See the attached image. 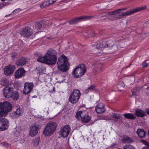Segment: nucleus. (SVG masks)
I'll return each instance as SVG.
<instances>
[{
    "label": "nucleus",
    "instance_id": "603ef678",
    "mask_svg": "<svg viewBox=\"0 0 149 149\" xmlns=\"http://www.w3.org/2000/svg\"><path fill=\"white\" fill-rule=\"evenodd\" d=\"M142 149H149V148H147V147H144Z\"/></svg>",
    "mask_w": 149,
    "mask_h": 149
},
{
    "label": "nucleus",
    "instance_id": "7c9ffc66",
    "mask_svg": "<svg viewBox=\"0 0 149 149\" xmlns=\"http://www.w3.org/2000/svg\"><path fill=\"white\" fill-rule=\"evenodd\" d=\"M80 21L79 17H77L73 19L70 20L69 21V23L70 24H76L79 22Z\"/></svg>",
    "mask_w": 149,
    "mask_h": 149
},
{
    "label": "nucleus",
    "instance_id": "f704fd0d",
    "mask_svg": "<svg viewBox=\"0 0 149 149\" xmlns=\"http://www.w3.org/2000/svg\"><path fill=\"white\" fill-rule=\"evenodd\" d=\"M123 149H135L134 147L130 144H126L123 147Z\"/></svg>",
    "mask_w": 149,
    "mask_h": 149
},
{
    "label": "nucleus",
    "instance_id": "9b49d317",
    "mask_svg": "<svg viewBox=\"0 0 149 149\" xmlns=\"http://www.w3.org/2000/svg\"><path fill=\"white\" fill-rule=\"evenodd\" d=\"M26 71L24 69L21 67L18 69L15 73V77L16 79H20L24 77Z\"/></svg>",
    "mask_w": 149,
    "mask_h": 149
},
{
    "label": "nucleus",
    "instance_id": "4be33fe9",
    "mask_svg": "<svg viewBox=\"0 0 149 149\" xmlns=\"http://www.w3.org/2000/svg\"><path fill=\"white\" fill-rule=\"evenodd\" d=\"M37 61L42 63H44L47 64L48 65H50V63L48 62L49 60L46 57L45 54L44 56L39 57L37 59Z\"/></svg>",
    "mask_w": 149,
    "mask_h": 149
},
{
    "label": "nucleus",
    "instance_id": "f8f14e48",
    "mask_svg": "<svg viewBox=\"0 0 149 149\" xmlns=\"http://www.w3.org/2000/svg\"><path fill=\"white\" fill-rule=\"evenodd\" d=\"M13 92V88L8 86L5 87L3 90L4 96L6 98L10 97Z\"/></svg>",
    "mask_w": 149,
    "mask_h": 149
},
{
    "label": "nucleus",
    "instance_id": "864d4df0",
    "mask_svg": "<svg viewBox=\"0 0 149 149\" xmlns=\"http://www.w3.org/2000/svg\"><path fill=\"white\" fill-rule=\"evenodd\" d=\"M147 24L148 26H149V20L147 22Z\"/></svg>",
    "mask_w": 149,
    "mask_h": 149
},
{
    "label": "nucleus",
    "instance_id": "393cba45",
    "mask_svg": "<svg viewBox=\"0 0 149 149\" xmlns=\"http://www.w3.org/2000/svg\"><path fill=\"white\" fill-rule=\"evenodd\" d=\"M135 114L137 117H142L145 116V113L143 111L139 109L136 110Z\"/></svg>",
    "mask_w": 149,
    "mask_h": 149
},
{
    "label": "nucleus",
    "instance_id": "5fc2aeb1",
    "mask_svg": "<svg viewBox=\"0 0 149 149\" xmlns=\"http://www.w3.org/2000/svg\"><path fill=\"white\" fill-rule=\"evenodd\" d=\"M121 9V10H125L127 9L126 8H122V9Z\"/></svg>",
    "mask_w": 149,
    "mask_h": 149
},
{
    "label": "nucleus",
    "instance_id": "6e6d98bb",
    "mask_svg": "<svg viewBox=\"0 0 149 149\" xmlns=\"http://www.w3.org/2000/svg\"><path fill=\"white\" fill-rule=\"evenodd\" d=\"M1 0L2 1H5V0Z\"/></svg>",
    "mask_w": 149,
    "mask_h": 149
},
{
    "label": "nucleus",
    "instance_id": "5701e85b",
    "mask_svg": "<svg viewBox=\"0 0 149 149\" xmlns=\"http://www.w3.org/2000/svg\"><path fill=\"white\" fill-rule=\"evenodd\" d=\"M122 141L123 142L127 143H132L134 141L133 139L126 135L124 136H123Z\"/></svg>",
    "mask_w": 149,
    "mask_h": 149
},
{
    "label": "nucleus",
    "instance_id": "412c9836",
    "mask_svg": "<svg viewBox=\"0 0 149 149\" xmlns=\"http://www.w3.org/2000/svg\"><path fill=\"white\" fill-rule=\"evenodd\" d=\"M91 119V116L87 114H83L82 115L81 120L83 123H86L89 122Z\"/></svg>",
    "mask_w": 149,
    "mask_h": 149
},
{
    "label": "nucleus",
    "instance_id": "4d7b16f0",
    "mask_svg": "<svg viewBox=\"0 0 149 149\" xmlns=\"http://www.w3.org/2000/svg\"><path fill=\"white\" fill-rule=\"evenodd\" d=\"M129 67V66H128V67H127L126 68H128Z\"/></svg>",
    "mask_w": 149,
    "mask_h": 149
},
{
    "label": "nucleus",
    "instance_id": "c756f323",
    "mask_svg": "<svg viewBox=\"0 0 149 149\" xmlns=\"http://www.w3.org/2000/svg\"><path fill=\"white\" fill-rule=\"evenodd\" d=\"M12 99L15 100H17L19 98V95L18 92H13L12 93V95L11 97Z\"/></svg>",
    "mask_w": 149,
    "mask_h": 149
},
{
    "label": "nucleus",
    "instance_id": "1a4fd4ad",
    "mask_svg": "<svg viewBox=\"0 0 149 149\" xmlns=\"http://www.w3.org/2000/svg\"><path fill=\"white\" fill-rule=\"evenodd\" d=\"M15 69V65L11 64L9 65L6 66L4 68V74L6 76L11 75L14 72Z\"/></svg>",
    "mask_w": 149,
    "mask_h": 149
},
{
    "label": "nucleus",
    "instance_id": "dca6fc26",
    "mask_svg": "<svg viewBox=\"0 0 149 149\" xmlns=\"http://www.w3.org/2000/svg\"><path fill=\"white\" fill-rule=\"evenodd\" d=\"M105 41H97L94 44L92 45V46L97 49L100 50L101 52H99V53H102V52L101 49L105 48Z\"/></svg>",
    "mask_w": 149,
    "mask_h": 149
},
{
    "label": "nucleus",
    "instance_id": "c85d7f7f",
    "mask_svg": "<svg viewBox=\"0 0 149 149\" xmlns=\"http://www.w3.org/2000/svg\"><path fill=\"white\" fill-rule=\"evenodd\" d=\"M123 116L126 118L131 120L134 119L136 118L135 116L132 113H127L124 114Z\"/></svg>",
    "mask_w": 149,
    "mask_h": 149
},
{
    "label": "nucleus",
    "instance_id": "7ed1b4c3",
    "mask_svg": "<svg viewBox=\"0 0 149 149\" xmlns=\"http://www.w3.org/2000/svg\"><path fill=\"white\" fill-rule=\"evenodd\" d=\"M57 124L56 123L50 122L46 125L43 131V134L45 136H50L56 130Z\"/></svg>",
    "mask_w": 149,
    "mask_h": 149
},
{
    "label": "nucleus",
    "instance_id": "9d476101",
    "mask_svg": "<svg viewBox=\"0 0 149 149\" xmlns=\"http://www.w3.org/2000/svg\"><path fill=\"white\" fill-rule=\"evenodd\" d=\"M70 127L69 125H65L62 128L60 132L61 136L64 138L68 136L70 132Z\"/></svg>",
    "mask_w": 149,
    "mask_h": 149
},
{
    "label": "nucleus",
    "instance_id": "4468645a",
    "mask_svg": "<svg viewBox=\"0 0 149 149\" xmlns=\"http://www.w3.org/2000/svg\"><path fill=\"white\" fill-rule=\"evenodd\" d=\"M33 83H25L23 90L24 94H27L29 93L33 89Z\"/></svg>",
    "mask_w": 149,
    "mask_h": 149
},
{
    "label": "nucleus",
    "instance_id": "8fccbe9b",
    "mask_svg": "<svg viewBox=\"0 0 149 149\" xmlns=\"http://www.w3.org/2000/svg\"><path fill=\"white\" fill-rule=\"evenodd\" d=\"M15 10H14L10 14H9V15H6L5 17H8V16H10V15H12V14H13V13H14V12Z\"/></svg>",
    "mask_w": 149,
    "mask_h": 149
},
{
    "label": "nucleus",
    "instance_id": "6e6552de",
    "mask_svg": "<svg viewBox=\"0 0 149 149\" xmlns=\"http://www.w3.org/2000/svg\"><path fill=\"white\" fill-rule=\"evenodd\" d=\"M33 33V30L29 27L22 28L20 32V34L22 36L26 37L31 36Z\"/></svg>",
    "mask_w": 149,
    "mask_h": 149
},
{
    "label": "nucleus",
    "instance_id": "b1692460",
    "mask_svg": "<svg viewBox=\"0 0 149 149\" xmlns=\"http://www.w3.org/2000/svg\"><path fill=\"white\" fill-rule=\"evenodd\" d=\"M136 133L139 137L143 138L145 136L146 132L143 129H138L137 130Z\"/></svg>",
    "mask_w": 149,
    "mask_h": 149
},
{
    "label": "nucleus",
    "instance_id": "09e8293b",
    "mask_svg": "<svg viewBox=\"0 0 149 149\" xmlns=\"http://www.w3.org/2000/svg\"><path fill=\"white\" fill-rule=\"evenodd\" d=\"M57 0H49V1L50 3H52V4L57 1Z\"/></svg>",
    "mask_w": 149,
    "mask_h": 149
},
{
    "label": "nucleus",
    "instance_id": "39448f33",
    "mask_svg": "<svg viewBox=\"0 0 149 149\" xmlns=\"http://www.w3.org/2000/svg\"><path fill=\"white\" fill-rule=\"evenodd\" d=\"M81 95V93L79 90L75 89L70 93L68 100L72 104H75L79 101Z\"/></svg>",
    "mask_w": 149,
    "mask_h": 149
},
{
    "label": "nucleus",
    "instance_id": "3c124183",
    "mask_svg": "<svg viewBox=\"0 0 149 149\" xmlns=\"http://www.w3.org/2000/svg\"><path fill=\"white\" fill-rule=\"evenodd\" d=\"M146 112L148 114H149V109H148L146 110Z\"/></svg>",
    "mask_w": 149,
    "mask_h": 149
},
{
    "label": "nucleus",
    "instance_id": "2f4dec72",
    "mask_svg": "<svg viewBox=\"0 0 149 149\" xmlns=\"http://www.w3.org/2000/svg\"><path fill=\"white\" fill-rule=\"evenodd\" d=\"M0 84L3 86H6L8 84V81L6 78H4L1 79L0 81Z\"/></svg>",
    "mask_w": 149,
    "mask_h": 149
},
{
    "label": "nucleus",
    "instance_id": "13d9d810",
    "mask_svg": "<svg viewBox=\"0 0 149 149\" xmlns=\"http://www.w3.org/2000/svg\"><path fill=\"white\" fill-rule=\"evenodd\" d=\"M81 149H82V148Z\"/></svg>",
    "mask_w": 149,
    "mask_h": 149
},
{
    "label": "nucleus",
    "instance_id": "cd10ccee",
    "mask_svg": "<svg viewBox=\"0 0 149 149\" xmlns=\"http://www.w3.org/2000/svg\"><path fill=\"white\" fill-rule=\"evenodd\" d=\"M105 48H111L114 45L113 41L111 40H109L107 42H105Z\"/></svg>",
    "mask_w": 149,
    "mask_h": 149
},
{
    "label": "nucleus",
    "instance_id": "e433bc0d",
    "mask_svg": "<svg viewBox=\"0 0 149 149\" xmlns=\"http://www.w3.org/2000/svg\"><path fill=\"white\" fill-rule=\"evenodd\" d=\"M111 116L112 118L115 119H119L120 117L119 115L116 113H113Z\"/></svg>",
    "mask_w": 149,
    "mask_h": 149
},
{
    "label": "nucleus",
    "instance_id": "de8ad7c7",
    "mask_svg": "<svg viewBox=\"0 0 149 149\" xmlns=\"http://www.w3.org/2000/svg\"><path fill=\"white\" fill-rule=\"evenodd\" d=\"M109 14L110 15H115V13L114 12V11H113L111 12H110L109 13Z\"/></svg>",
    "mask_w": 149,
    "mask_h": 149
},
{
    "label": "nucleus",
    "instance_id": "58836bf2",
    "mask_svg": "<svg viewBox=\"0 0 149 149\" xmlns=\"http://www.w3.org/2000/svg\"><path fill=\"white\" fill-rule=\"evenodd\" d=\"M142 143L145 145L146 146H147L149 148V143L147 142L145 140H142L141 141Z\"/></svg>",
    "mask_w": 149,
    "mask_h": 149
},
{
    "label": "nucleus",
    "instance_id": "473e14b6",
    "mask_svg": "<svg viewBox=\"0 0 149 149\" xmlns=\"http://www.w3.org/2000/svg\"><path fill=\"white\" fill-rule=\"evenodd\" d=\"M83 114V112L82 111H79L77 112L75 115L76 118L79 120H81V118H82V116Z\"/></svg>",
    "mask_w": 149,
    "mask_h": 149
},
{
    "label": "nucleus",
    "instance_id": "37998d69",
    "mask_svg": "<svg viewBox=\"0 0 149 149\" xmlns=\"http://www.w3.org/2000/svg\"><path fill=\"white\" fill-rule=\"evenodd\" d=\"M50 93H54L55 92V89L54 86H52V90L49 91Z\"/></svg>",
    "mask_w": 149,
    "mask_h": 149
},
{
    "label": "nucleus",
    "instance_id": "f03ea898",
    "mask_svg": "<svg viewBox=\"0 0 149 149\" xmlns=\"http://www.w3.org/2000/svg\"><path fill=\"white\" fill-rule=\"evenodd\" d=\"M57 54L55 50L51 48L49 49L45 54L46 57L48 59V62H50V65H53L56 63L57 59Z\"/></svg>",
    "mask_w": 149,
    "mask_h": 149
},
{
    "label": "nucleus",
    "instance_id": "c9c22d12",
    "mask_svg": "<svg viewBox=\"0 0 149 149\" xmlns=\"http://www.w3.org/2000/svg\"><path fill=\"white\" fill-rule=\"evenodd\" d=\"M42 25L40 22H36L35 24V29H39L42 27Z\"/></svg>",
    "mask_w": 149,
    "mask_h": 149
},
{
    "label": "nucleus",
    "instance_id": "0eeeda50",
    "mask_svg": "<svg viewBox=\"0 0 149 149\" xmlns=\"http://www.w3.org/2000/svg\"><path fill=\"white\" fill-rule=\"evenodd\" d=\"M12 108V105L8 102H1L0 103V110L6 115L8 112Z\"/></svg>",
    "mask_w": 149,
    "mask_h": 149
},
{
    "label": "nucleus",
    "instance_id": "a211bd4d",
    "mask_svg": "<svg viewBox=\"0 0 149 149\" xmlns=\"http://www.w3.org/2000/svg\"><path fill=\"white\" fill-rule=\"evenodd\" d=\"M27 62L26 58L23 57L19 58L15 63L16 65L18 67L22 66L25 65Z\"/></svg>",
    "mask_w": 149,
    "mask_h": 149
},
{
    "label": "nucleus",
    "instance_id": "a19ab883",
    "mask_svg": "<svg viewBox=\"0 0 149 149\" xmlns=\"http://www.w3.org/2000/svg\"><path fill=\"white\" fill-rule=\"evenodd\" d=\"M17 56V53H13L11 54V57L13 58H15Z\"/></svg>",
    "mask_w": 149,
    "mask_h": 149
},
{
    "label": "nucleus",
    "instance_id": "423d86ee",
    "mask_svg": "<svg viewBox=\"0 0 149 149\" xmlns=\"http://www.w3.org/2000/svg\"><path fill=\"white\" fill-rule=\"evenodd\" d=\"M147 8L146 6H145L136 8L133 10L127 11L125 12L122 13L121 15H119L117 17V18L121 19L124 17L133 15L140 11L146 9Z\"/></svg>",
    "mask_w": 149,
    "mask_h": 149
},
{
    "label": "nucleus",
    "instance_id": "c03bdc74",
    "mask_svg": "<svg viewBox=\"0 0 149 149\" xmlns=\"http://www.w3.org/2000/svg\"><path fill=\"white\" fill-rule=\"evenodd\" d=\"M97 34V33H96L93 30H92L91 31V36H94Z\"/></svg>",
    "mask_w": 149,
    "mask_h": 149
},
{
    "label": "nucleus",
    "instance_id": "4c0bfd02",
    "mask_svg": "<svg viewBox=\"0 0 149 149\" xmlns=\"http://www.w3.org/2000/svg\"><path fill=\"white\" fill-rule=\"evenodd\" d=\"M6 116V114H5L1 110L0 111V119L3 117H5Z\"/></svg>",
    "mask_w": 149,
    "mask_h": 149
},
{
    "label": "nucleus",
    "instance_id": "f3484780",
    "mask_svg": "<svg viewBox=\"0 0 149 149\" xmlns=\"http://www.w3.org/2000/svg\"><path fill=\"white\" fill-rule=\"evenodd\" d=\"M23 113V110L20 108H18L15 111H13L11 114V116L14 118H17L21 116Z\"/></svg>",
    "mask_w": 149,
    "mask_h": 149
},
{
    "label": "nucleus",
    "instance_id": "49530a36",
    "mask_svg": "<svg viewBox=\"0 0 149 149\" xmlns=\"http://www.w3.org/2000/svg\"><path fill=\"white\" fill-rule=\"evenodd\" d=\"M117 145V144L116 143H113L110 146V148H113V147Z\"/></svg>",
    "mask_w": 149,
    "mask_h": 149
},
{
    "label": "nucleus",
    "instance_id": "72a5a7b5",
    "mask_svg": "<svg viewBox=\"0 0 149 149\" xmlns=\"http://www.w3.org/2000/svg\"><path fill=\"white\" fill-rule=\"evenodd\" d=\"M52 4L50 3L49 1V0L48 1H46L44 2L40 6L41 8H44L46 6L49 5L50 4Z\"/></svg>",
    "mask_w": 149,
    "mask_h": 149
},
{
    "label": "nucleus",
    "instance_id": "79ce46f5",
    "mask_svg": "<svg viewBox=\"0 0 149 149\" xmlns=\"http://www.w3.org/2000/svg\"><path fill=\"white\" fill-rule=\"evenodd\" d=\"M95 88V86L93 85H91L88 87V89L89 90H91Z\"/></svg>",
    "mask_w": 149,
    "mask_h": 149
},
{
    "label": "nucleus",
    "instance_id": "2eb2a0df",
    "mask_svg": "<svg viewBox=\"0 0 149 149\" xmlns=\"http://www.w3.org/2000/svg\"><path fill=\"white\" fill-rule=\"evenodd\" d=\"M105 106L102 103H98L95 107V111L99 114L103 113L105 111Z\"/></svg>",
    "mask_w": 149,
    "mask_h": 149
},
{
    "label": "nucleus",
    "instance_id": "f257e3e1",
    "mask_svg": "<svg viewBox=\"0 0 149 149\" xmlns=\"http://www.w3.org/2000/svg\"><path fill=\"white\" fill-rule=\"evenodd\" d=\"M57 64L58 69L61 72H66L69 69L68 60L64 55H62L59 57Z\"/></svg>",
    "mask_w": 149,
    "mask_h": 149
},
{
    "label": "nucleus",
    "instance_id": "aec40b11",
    "mask_svg": "<svg viewBox=\"0 0 149 149\" xmlns=\"http://www.w3.org/2000/svg\"><path fill=\"white\" fill-rule=\"evenodd\" d=\"M94 66L95 70V72H100L102 70L103 65L100 61H97L95 63Z\"/></svg>",
    "mask_w": 149,
    "mask_h": 149
},
{
    "label": "nucleus",
    "instance_id": "bb28decb",
    "mask_svg": "<svg viewBox=\"0 0 149 149\" xmlns=\"http://www.w3.org/2000/svg\"><path fill=\"white\" fill-rule=\"evenodd\" d=\"M80 21L89 20L91 19L94 18V16H82L79 17Z\"/></svg>",
    "mask_w": 149,
    "mask_h": 149
},
{
    "label": "nucleus",
    "instance_id": "6ab92c4d",
    "mask_svg": "<svg viewBox=\"0 0 149 149\" xmlns=\"http://www.w3.org/2000/svg\"><path fill=\"white\" fill-rule=\"evenodd\" d=\"M39 130V128L36 125L32 126L30 128V135L34 136L37 134Z\"/></svg>",
    "mask_w": 149,
    "mask_h": 149
},
{
    "label": "nucleus",
    "instance_id": "ddd939ff",
    "mask_svg": "<svg viewBox=\"0 0 149 149\" xmlns=\"http://www.w3.org/2000/svg\"><path fill=\"white\" fill-rule=\"evenodd\" d=\"M9 125L8 121L6 119L2 118L0 120V131H4L7 130Z\"/></svg>",
    "mask_w": 149,
    "mask_h": 149
},
{
    "label": "nucleus",
    "instance_id": "ea45409f",
    "mask_svg": "<svg viewBox=\"0 0 149 149\" xmlns=\"http://www.w3.org/2000/svg\"><path fill=\"white\" fill-rule=\"evenodd\" d=\"M115 15L120 14L121 13V9H120L114 10Z\"/></svg>",
    "mask_w": 149,
    "mask_h": 149
},
{
    "label": "nucleus",
    "instance_id": "a878e982",
    "mask_svg": "<svg viewBox=\"0 0 149 149\" xmlns=\"http://www.w3.org/2000/svg\"><path fill=\"white\" fill-rule=\"evenodd\" d=\"M40 141V138L39 137H37L33 139L32 144L34 147H36L39 145V142Z\"/></svg>",
    "mask_w": 149,
    "mask_h": 149
},
{
    "label": "nucleus",
    "instance_id": "20e7f679",
    "mask_svg": "<svg viewBox=\"0 0 149 149\" xmlns=\"http://www.w3.org/2000/svg\"><path fill=\"white\" fill-rule=\"evenodd\" d=\"M86 71V68L84 64L79 65L75 68L72 72V76L74 78H78L84 74Z\"/></svg>",
    "mask_w": 149,
    "mask_h": 149
},
{
    "label": "nucleus",
    "instance_id": "a18cd8bd",
    "mask_svg": "<svg viewBox=\"0 0 149 149\" xmlns=\"http://www.w3.org/2000/svg\"><path fill=\"white\" fill-rule=\"evenodd\" d=\"M148 65V64L144 62L142 64V66L143 68H144L146 67Z\"/></svg>",
    "mask_w": 149,
    "mask_h": 149
}]
</instances>
